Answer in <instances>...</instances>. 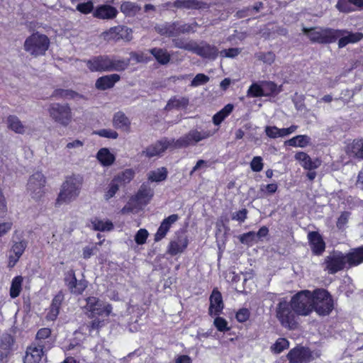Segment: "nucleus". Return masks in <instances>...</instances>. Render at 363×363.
Wrapping results in <instances>:
<instances>
[{
	"label": "nucleus",
	"instance_id": "4d7b16f0",
	"mask_svg": "<svg viewBox=\"0 0 363 363\" xmlns=\"http://www.w3.org/2000/svg\"><path fill=\"white\" fill-rule=\"evenodd\" d=\"M240 240L243 244L252 245L253 242L257 241L255 233L253 231L244 233L240 236Z\"/></svg>",
	"mask_w": 363,
	"mask_h": 363
},
{
	"label": "nucleus",
	"instance_id": "dca6fc26",
	"mask_svg": "<svg viewBox=\"0 0 363 363\" xmlns=\"http://www.w3.org/2000/svg\"><path fill=\"white\" fill-rule=\"evenodd\" d=\"M14 339L12 335L4 333L0 337V362H6L13 351Z\"/></svg>",
	"mask_w": 363,
	"mask_h": 363
},
{
	"label": "nucleus",
	"instance_id": "e433bc0d",
	"mask_svg": "<svg viewBox=\"0 0 363 363\" xmlns=\"http://www.w3.org/2000/svg\"><path fill=\"white\" fill-rule=\"evenodd\" d=\"M113 223L108 220L94 218L91 221V228L95 230L109 231L113 229Z\"/></svg>",
	"mask_w": 363,
	"mask_h": 363
},
{
	"label": "nucleus",
	"instance_id": "5701e85b",
	"mask_svg": "<svg viewBox=\"0 0 363 363\" xmlns=\"http://www.w3.org/2000/svg\"><path fill=\"white\" fill-rule=\"evenodd\" d=\"M223 306L221 294L214 289L210 296L209 314L211 316L218 315L222 312Z\"/></svg>",
	"mask_w": 363,
	"mask_h": 363
},
{
	"label": "nucleus",
	"instance_id": "7ed1b4c3",
	"mask_svg": "<svg viewBox=\"0 0 363 363\" xmlns=\"http://www.w3.org/2000/svg\"><path fill=\"white\" fill-rule=\"evenodd\" d=\"M291 306L294 311L302 315L309 314L313 310V292L308 290L301 291L293 296Z\"/></svg>",
	"mask_w": 363,
	"mask_h": 363
},
{
	"label": "nucleus",
	"instance_id": "69168bd1",
	"mask_svg": "<svg viewBox=\"0 0 363 363\" xmlns=\"http://www.w3.org/2000/svg\"><path fill=\"white\" fill-rule=\"evenodd\" d=\"M77 9L84 14L90 13L94 9V4L91 1L79 4L77 6Z\"/></svg>",
	"mask_w": 363,
	"mask_h": 363
},
{
	"label": "nucleus",
	"instance_id": "bf43d9fd",
	"mask_svg": "<svg viewBox=\"0 0 363 363\" xmlns=\"http://www.w3.org/2000/svg\"><path fill=\"white\" fill-rule=\"evenodd\" d=\"M264 164L260 156L254 157L250 162V167L253 172H259L263 169Z\"/></svg>",
	"mask_w": 363,
	"mask_h": 363
},
{
	"label": "nucleus",
	"instance_id": "a878e982",
	"mask_svg": "<svg viewBox=\"0 0 363 363\" xmlns=\"http://www.w3.org/2000/svg\"><path fill=\"white\" fill-rule=\"evenodd\" d=\"M120 76L117 74H112L99 78L96 82V87L98 89L105 90L113 86L116 82L119 81Z\"/></svg>",
	"mask_w": 363,
	"mask_h": 363
},
{
	"label": "nucleus",
	"instance_id": "79ce46f5",
	"mask_svg": "<svg viewBox=\"0 0 363 363\" xmlns=\"http://www.w3.org/2000/svg\"><path fill=\"white\" fill-rule=\"evenodd\" d=\"M189 104V99L185 97L173 98L169 101L166 106L167 110H171L172 108H185Z\"/></svg>",
	"mask_w": 363,
	"mask_h": 363
},
{
	"label": "nucleus",
	"instance_id": "b1692460",
	"mask_svg": "<svg viewBox=\"0 0 363 363\" xmlns=\"http://www.w3.org/2000/svg\"><path fill=\"white\" fill-rule=\"evenodd\" d=\"M311 248L315 255L322 254L325 248V242L319 233L317 232H311L308 235Z\"/></svg>",
	"mask_w": 363,
	"mask_h": 363
},
{
	"label": "nucleus",
	"instance_id": "f8f14e48",
	"mask_svg": "<svg viewBox=\"0 0 363 363\" xmlns=\"http://www.w3.org/2000/svg\"><path fill=\"white\" fill-rule=\"evenodd\" d=\"M132 33L130 28L125 26H118L102 33L101 37L105 40L118 41L123 40L130 41L132 39Z\"/></svg>",
	"mask_w": 363,
	"mask_h": 363
},
{
	"label": "nucleus",
	"instance_id": "20e7f679",
	"mask_svg": "<svg viewBox=\"0 0 363 363\" xmlns=\"http://www.w3.org/2000/svg\"><path fill=\"white\" fill-rule=\"evenodd\" d=\"M313 307L319 315H328L333 308V303L329 293L322 289L313 292Z\"/></svg>",
	"mask_w": 363,
	"mask_h": 363
},
{
	"label": "nucleus",
	"instance_id": "e2e57ef3",
	"mask_svg": "<svg viewBox=\"0 0 363 363\" xmlns=\"http://www.w3.org/2000/svg\"><path fill=\"white\" fill-rule=\"evenodd\" d=\"M278 185L276 183L269 184L267 185L260 186V192L262 194V196L267 194H272L277 191Z\"/></svg>",
	"mask_w": 363,
	"mask_h": 363
},
{
	"label": "nucleus",
	"instance_id": "9d476101",
	"mask_svg": "<svg viewBox=\"0 0 363 363\" xmlns=\"http://www.w3.org/2000/svg\"><path fill=\"white\" fill-rule=\"evenodd\" d=\"M318 356L317 352L313 353L308 348L297 347L289 351L287 359L289 363H309Z\"/></svg>",
	"mask_w": 363,
	"mask_h": 363
},
{
	"label": "nucleus",
	"instance_id": "ddd939ff",
	"mask_svg": "<svg viewBox=\"0 0 363 363\" xmlns=\"http://www.w3.org/2000/svg\"><path fill=\"white\" fill-rule=\"evenodd\" d=\"M363 38L362 33H352L347 30H335L334 42L339 39L338 47L342 48L350 43H356Z\"/></svg>",
	"mask_w": 363,
	"mask_h": 363
},
{
	"label": "nucleus",
	"instance_id": "9b49d317",
	"mask_svg": "<svg viewBox=\"0 0 363 363\" xmlns=\"http://www.w3.org/2000/svg\"><path fill=\"white\" fill-rule=\"evenodd\" d=\"M325 269L330 274H335L348 265L346 255L341 252H333L325 259Z\"/></svg>",
	"mask_w": 363,
	"mask_h": 363
},
{
	"label": "nucleus",
	"instance_id": "2f4dec72",
	"mask_svg": "<svg viewBox=\"0 0 363 363\" xmlns=\"http://www.w3.org/2000/svg\"><path fill=\"white\" fill-rule=\"evenodd\" d=\"M198 51V55L212 60H214L219 53L218 49L215 46H212L208 44L200 45Z\"/></svg>",
	"mask_w": 363,
	"mask_h": 363
},
{
	"label": "nucleus",
	"instance_id": "6e6d98bb",
	"mask_svg": "<svg viewBox=\"0 0 363 363\" xmlns=\"http://www.w3.org/2000/svg\"><path fill=\"white\" fill-rule=\"evenodd\" d=\"M264 96H269L278 91L277 86L272 82H261Z\"/></svg>",
	"mask_w": 363,
	"mask_h": 363
},
{
	"label": "nucleus",
	"instance_id": "f3484780",
	"mask_svg": "<svg viewBox=\"0 0 363 363\" xmlns=\"http://www.w3.org/2000/svg\"><path fill=\"white\" fill-rule=\"evenodd\" d=\"M86 66L91 72L110 71L111 57L99 56L86 62Z\"/></svg>",
	"mask_w": 363,
	"mask_h": 363
},
{
	"label": "nucleus",
	"instance_id": "58836bf2",
	"mask_svg": "<svg viewBox=\"0 0 363 363\" xmlns=\"http://www.w3.org/2000/svg\"><path fill=\"white\" fill-rule=\"evenodd\" d=\"M206 5V4L196 0H177L174 2V6L177 8L201 9Z\"/></svg>",
	"mask_w": 363,
	"mask_h": 363
},
{
	"label": "nucleus",
	"instance_id": "c03bdc74",
	"mask_svg": "<svg viewBox=\"0 0 363 363\" xmlns=\"http://www.w3.org/2000/svg\"><path fill=\"white\" fill-rule=\"evenodd\" d=\"M130 60H119L111 58L110 71H123L129 65Z\"/></svg>",
	"mask_w": 363,
	"mask_h": 363
},
{
	"label": "nucleus",
	"instance_id": "72a5a7b5",
	"mask_svg": "<svg viewBox=\"0 0 363 363\" xmlns=\"http://www.w3.org/2000/svg\"><path fill=\"white\" fill-rule=\"evenodd\" d=\"M147 179L151 182H160L167 179V169L165 167H160L150 171L147 174Z\"/></svg>",
	"mask_w": 363,
	"mask_h": 363
},
{
	"label": "nucleus",
	"instance_id": "aec40b11",
	"mask_svg": "<svg viewBox=\"0 0 363 363\" xmlns=\"http://www.w3.org/2000/svg\"><path fill=\"white\" fill-rule=\"evenodd\" d=\"M294 158L300 163L303 169L308 170L317 169L321 164V161L318 158L312 159L304 152H296L294 155Z\"/></svg>",
	"mask_w": 363,
	"mask_h": 363
},
{
	"label": "nucleus",
	"instance_id": "680f3d73",
	"mask_svg": "<svg viewBox=\"0 0 363 363\" xmlns=\"http://www.w3.org/2000/svg\"><path fill=\"white\" fill-rule=\"evenodd\" d=\"M336 8L341 12L348 13L353 10L350 0H338Z\"/></svg>",
	"mask_w": 363,
	"mask_h": 363
},
{
	"label": "nucleus",
	"instance_id": "5fc2aeb1",
	"mask_svg": "<svg viewBox=\"0 0 363 363\" xmlns=\"http://www.w3.org/2000/svg\"><path fill=\"white\" fill-rule=\"evenodd\" d=\"M209 81V77L204 74H198L192 79L191 82V86L196 87L203 84H206Z\"/></svg>",
	"mask_w": 363,
	"mask_h": 363
},
{
	"label": "nucleus",
	"instance_id": "4be33fe9",
	"mask_svg": "<svg viewBox=\"0 0 363 363\" xmlns=\"http://www.w3.org/2000/svg\"><path fill=\"white\" fill-rule=\"evenodd\" d=\"M118 14L117 9L107 4L97 6L93 12L94 17L102 20L113 19Z\"/></svg>",
	"mask_w": 363,
	"mask_h": 363
},
{
	"label": "nucleus",
	"instance_id": "6ab92c4d",
	"mask_svg": "<svg viewBox=\"0 0 363 363\" xmlns=\"http://www.w3.org/2000/svg\"><path fill=\"white\" fill-rule=\"evenodd\" d=\"M189 240L185 235H180L172 240L167 247V252L171 255H176L183 252L187 247Z\"/></svg>",
	"mask_w": 363,
	"mask_h": 363
},
{
	"label": "nucleus",
	"instance_id": "49530a36",
	"mask_svg": "<svg viewBox=\"0 0 363 363\" xmlns=\"http://www.w3.org/2000/svg\"><path fill=\"white\" fill-rule=\"evenodd\" d=\"M77 95V93L68 89H58L54 91L52 96L56 99H74Z\"/></svg>",
	"mask_w": 363,
	"mask_h": 363
},
{
	"label": "nucleus",
	"instance_id": "2eb2a0df",
	"mask_svg": "<svg viewBox=\"0 0 363 363\" xmlns=\"http://www.w3.org/2000/svg\"><path fill=\"white\" fill-rule=\"evenodd\" d=\"M44 345L33 343L29 346L26 352L23 363H43Z\"/></svg>",
	"mask_w": 363,
	"mask_h": 363
},
{
	"label": "nucleus",
	"instance_id": "bb28decb",
	"mask_svg": "<svg viewBox=\"0 0 363 363\" xmlns=\"http://www.w3.org/2000/svg\"><path fill=\"white\" fill-rule=\"evenodd\" d=\"M96 158L100 164L104 167L112 165L116 160L115 155L106 147L101 148L98 151Z\"/></svg>",
	"mask_w": 363,
	"mask_h": 363
},
{
	"label": "nucleus",
	"instance_id": "774afa93",
	"mask_svg": "<svg viewBox=\"0 0 363 363\" xmlns=\"http://www.w3.org/2000/svg\"><path fill=\"white\" fill-rule=\"evenodd\" d=\"M250 311L247 308H241L236 313V319L240 323L247 321L250 318Z\"/></svg>",
	"mask_w": 363,
	"mask_h": 363
},
{
	"label": "nucleus",
	"instance_id": "6e6552de",
	"mask_svg": "<svg viewBox=\"0 0 363 363\" xmlns=\"http://www.w3.org/2000/svg\"><path fill=\"white\" fill-rule=\"evenodd\" d=\"M334 29L330 28H303L305 34H307L310 40L315 43H330L334 42Z\"/></svg>",
	"mask_w": 363,
	"mask_h": 363
},
{
	"label": "nucleus",
	"instance_id": "3c124183",
	"mask_svg": "<svg viewBox=\"0 0 363 363\" xmlns=\"http://www.w3.org/2000/svg\"><path fill=\"white\" fill-rule=\"evenodd\" d=\"M26 247V242L23 240H21V241L15 242L12 245L10 251L11 252V253L21 257V255L23 254V252L25 251Z\"/></svg>",
	"mask_w": 363,
	"mask_h": 363
},
{
	"label": "nucleus",
	"instance_id": "0e129e2a",
	"mask_svg": "<svg viewBox=\"0 0 363 363\" xmlns=\"http://www.w3.org/2000/svg\"><path fill=\"white\" fill-rule=\"evenodd\" d=\"M51 331L49 328H43L40 329L36 334L38 342L36 344L42 345V341L50 336Z\"/></svg>",
	"mask_w": 363,
	"mask_h": 363
},
{
	"label": "nucleus",
	"instance_id": "423d86ee",
	"mask_svg": "<svg viewBox=\"0 0 363 363\" xmlns=\"http://www.w3.org/2000/svg\"><path fill=\"white\" fill-rule=\"evenodd\" d=\"M48 111L52 120L62 125H68L72 121V110L67 104H51L48 108Z\"/></svg>",
	"mask_w": 363,
	"mask_h": 363
},
{
	"label": "nucleus",
	"instance_id": "39448f33",
	"mask_svg": "<svg viewBox=\"0 0 363 363\" xmlns=\"http://www.w3.org/2000/svg\"><path fill=\"white\" fill-rule=\"evenodd\" d=\"M85 308L91 318L98 316L105 318L108 317L112 312V307L109 303L94 296L86 298Z\"/></svg>",
	"mask_w": 363,
	"mask_h": 363
},
{
	"label": "nucleus",
	"instance_id": "4468645a",
	"mask_svg": "<svg viewBox=\"0 0 363 363\" xmlns=\"http://www.w3.org/2000/svg\"><path fill=\"white\" fill-rule=\"evenodd\" d=\"M277 317L281 325L286 328H291L294 325V314L286 301H281L277 307Z\"/></svg>",
	"mask_w": 363,
	"mask_h": 363
},
{
	"label": "nucleus",
	"instance_id": "052dcab7",
	"mask_svg": "<svg viewBox=\"0 0 363 363\" xmlns=\"http://www.w3.org/2000/svg\"><path fill=\"white\" fill-rule=\"evenodd\" d=\"M94 133L101 137L112 139H116L118 136L117 132L111 129H102L97 131H94Z\"/></svg>",
	"mask_w": 363,
	"mask_h": 363
},
{
	"label": "nucleus",
	"instance_id": "37998d69",
	"mask_svg": "<svg viewBox=\"0 0 363 363\" xmlns=\"http://www.w3.org/2000/svg\"><path fill=\"white\" fill-rule=\"evenodd\" d=\"M140 9V7L135 3L125 1L121 6V11L126 16H134Z\"/></svg>",
	"mask_w": 363,
	"mask_h": 363
},
{
	"label": "nucleus",
	"instance_id": "ea45409f",
	"mask_svg": "<svg viewBox=\"0 0 363 363\" xmlns=\"http://www.w3.org/2000/svg\"><path fill=\"white\" fill-rule=\"evenodd\" d=\"M135 172L131 169H127L118 174L113 179L121 186L128 184L134 177Z\"/></svg>",
	"mask_w": 363,
	"mask_h": 363
},
{
	"label": "nucleus",
	"instance_id": "0eeeda50",
	"mask_svg": "<svg viewBox=\"0 0 363 363\" xmlns=\"http://www.w3.org/2000/svg\"><path fill=\"white\" fill-rule=\"evenodd\" d=\"M212 135L213 133L209 130H192L184 137H182L177 141H174V147H182L195 145L196 143L209 138Z\"/></svg>",
	"mask_w": 363,
	"mask_h": 363
},
{
	"label": "nucleus",
	"instance_id": "de8ad7c7",
	"mask_svg": "<svg viewBox=\"0 0 363 363\" xmlns=\"http://www.w3.org/2000/svg\"><path fill=\"white\" fill-rule=\"evenodd\" d=\"M119 186L120 185L113 179L105 191L104 199L108 201L113 198L118 191Z\"/></svg>",
	"mask_w": 363,
	"mask_h": 363
},
{
	"label": "nucleus",
	"instance_id": "f704fd0d",
	"mask_svg": "<svg viewBox=\"0 0 363 363\" xmlns=\"http://www.w3.org/2000/svg\"><path fill=\"white\" fill-rule=\"evenodd\" d=\"M153 191L145 185H142L138 191L135 200L140 204L147 203L152 197Z\"/></svg>",
	"mask_w": 363,
	"mask_h": 363
},
{
	"label": "nucleus",
	"instance_id": "1a4fd4ad",
	"mask_svg": "<svg viewBox=\"0 0 363 363\" xmlns=\"http://www.w3.org/2000/svg\"><path fill=\"white\" fill-rule=\"evenodd\" d=\"M45 178L39 172L34 173L29 179L28 189L31 196L35 200H40L45 194Z\"/></svg>",
	"mask_w": 363,
	"mask_h": 363
},
{
	"label": "nucleus",
	"instance_id": "13d9d810",
	"mask_svg": "<svg viewBox=\"0 0 363 363\" xmlns=\"http://www.w3.org/2000/svg\"><path fill=\"white\" fill-rule=\"evenodd\" d=\"M65 280L66 284L67 285L69 289L72 293V289H74V286H75L77 282L78 281L75 277L74 271L70 270V271L67 272V273L66 274Z\"/></svg>",
	"mask_w": 363,
	"mask_h": 363
},
{
	"label": "nucleus",
	"instance_id": "c9c22d12",
	"mask_svg": "<svg viewBox=\"0 0 363 363\" xmlns=\"http://www.w3.org/2000/svg\"><path fill=\"white\" fill-rule=\"evenodd\" d=\"M234 106L231 104L225 105L220 111L213 117V122L215 125H220L233 111Z\"/></svg>",
	"mask_w": 363,
	"mask_h": 363
},
{
	"label": "nucleus",
	"instance_id": "864d4df0",
	"mask_svg": "<svg viewBox=\"0 0 363 363\" xmlns=\"http://www.w3.org/2000/svg\"><path fill=\"white\" fill-rule=\"evenodd\" d=\"M213 325L220 332H226L230 330L227 320L221 317H216L214 319Z\"/></svg>",
	"mask_w": 363,
	"mask_h": 363
},
{
	"label": "nucleus",
	"instance_id": "393cba45",
	"mask_svg": "<svg viewBox=\"0 0 363 363\" xmlns=\"http://www.w3.org/2000/svg\"><path fill=\"white\" fill-rule=\"evenodd\" d=\"M64 301V294L62 292H58L53 298L50 307L46 315V318L48 320H55L60 312V308Z\"/></svg>",
	"mask_w": 363,
	"mask_h": 363
},
{
	"label": "nucleus",
	"instance_id": "f03ea898",
	"mask_svg": "<svg viewBox=\"0 0 363 363\" xmlns=\"http://www.w3.org/2000/svg\"><path fill=\"white\" fill-rule=\"evenodd\" d=\"M49 45V38L45 35L36 32L26 39L23 48L30 55L36 57L45 55Z\"/></svg>",
	"mask_w": 363,
	"mask_h": 363
},
{
	"label": "nucleus",
	"instance_id": "f257e3e1",
	"mask_svg": "<svg viewBox=\"0 0 363 363\" xmlns=\"http://www.w3.org/2000/svg\"><path fill=\"white\" fill-rule=\"evenodd\" d=\"M82 182L79 178L71 177L62 184L60 193L56 199V206L68 204L74 201L79 195Z\"/></svg>",
	"mask_w": 363,
	"mask_h": 363
},
{
	"label": "nucleus",
	"instance_id": "8fccbe9b",
	"mask_svg": "<svg viewBox=\"0 0 363 363\" xmlns=\"http://www.w3.org/2000/svg\"><path fill=\"white\" fill-rule=\"evenodd\" d=\"M150 55V50H145L138 52H131L130 57L132 60H135L137 62H147L151 59Z\"/></svg>",
	"mask_w": 363,
	"mask_h": 363
},
{
	"label": "nucleus",
	"instance_id": "09e8293b",
	"mask_svg": "<svg viewBox=\"0 0 363 363\" xmlns=\"http://www.w3.org/2000/svg\"><path fill=\"white\" fill-rule=\"evenodd\" d=\"M289 347V341L285 338H279L276 342L271 347L272 351L276 354H279Z\"/></svg>",
	"mask_w": 363,
	"mask_h": 363
},
{
	"label": "nucleus",
	"instance_id": "603ef678",
	"mask_svg": "<svg viewBox=\"0 0 363 363\" xmlns=\"http://www.w3.org/2000/svg\"><path fill=\"white\" fill-rule=\"evenodd\" d=\"M148 236V231L145 228H141L136 233L135 235V241L139 245H143L146 242Z\"/></svg>",
	"mask_w": 363,
	"mask_h": 363
},
{
	"label": "nucleus",
	"instance_id": "cd10ccee",
	"mask_svg": "<svg viewBox=\"0 0 363 363\" xmlns=\"http://www.w3.org/2000/svg\"><path fill=\"white\" fill-rule=\"evenodd\" d=\"M24 277L18 275L14 277L11 281L9 289V296L11 298H16L20 296L23 286Z\"/></svg>",
	"mask_w": 363,
	"mask_h": 363
},
{
	"label": "nucleus",
	"instance_id": "338daca9",
	"mask_svg": "<svg viewBox=\"0 0 363 363\" xmlns=\"http://www.w3.org/2000/svg\"><path fill=\"white\" fill-rule=\"evenodd\" d=\"M258 59L264 63L272 65L275 60V55L272 52H263L258 55Z\"/></svg>",
	"mask_w": 363,
	"mask_h": 363
},
{
	"label": "nucleus",
	"instance_id": "473e14b6",
	"mask_svg": "<svg viewBox=\"0 0 363 363\" xmlns=\"http://www.w3.org/2000/svg\"><path fill=\"white\" fill-rule=\"evenodd\" d=\"M348 266H355L363 262V247L354 249L346 255Z\"/></svg>",
	"mask_w": 363,
	"mask_h": 363
},
{
	"label": "nucleus",
	"instance_id": "a18cd8bd",
	"mask_svg": "<svg viewBox=\"0 0 363 363\" xmlns=\"http://www.w3.org/2000/svg\"><path fill=\"white\" fill-rule=\"evenodd\" d=\"M247 96L260 97L264 96L262 83H253L247 91Z\"/></svg>",
	"mask_w": 363,
	"mask_h": 363
},
{
	"label": "nucleus",
	"instance_id": "412c9836",
	"mask_svg": "<svg viewBox=\"0 0 363 363\" xmlns=\"http://www.w3.org/2000/svg\"><path fill=\"white\" fill-rule=\"evenodd\" d=\"M179 220V216L177 214H172L167 218H164L161 223L155 235V241L159 242L162 239H163L169 229Z\"/></svg>",
	"mask_w": 363,
	"mask_h": 363
},
{
	"label": "nucleus",
	"instance_id": "4c0bfd02",
	"mask_svg": "<svg viewBox=\"0 0 363 363\" xmlns=\"http://www.w3.org/2000/svg\"><path fill=\"white\" fill-rule=\"evenodd\" d=\"M150 52L156 60L162 65H166L170 60V55L165 50L162 48H153L150 50Z\"/></svg>",
	"mask_w": 363,
	"mask_h": 363
},
{
	"label": "nucleus",
	"instance_id": "7c9ffc66",
	"mask_svg": "<svg viewBox=\"0 0 363 363\" xmlns=\"http://www.w3.org/2000/svg\"><path fill=\"white\" fill-rule=\"evenodd\" d=\"M346 152L350 156L363 158V140H354L348 144Z\"/></svg>",
	"mask_w": 363,
	"mask_h": 363
},
{
	"label": "nucleus",
	"instance_id": "c85d7f7f",
	"mask_svg": "<svg viewBox=\"0 0 363 363\" xmlns=\"http://www.w3.org/2000/svg\"><path fill=\"white\" fill-rule=\"evenodd\" d=\"M311 139L306 135H298L284 142V145L294 147L304 148L311 144Z\"/></svg>",
	"mask_w": 363,
	"mask_h": 363
},
{
	"label": "nucleus",
	"instance_id": "a211bd4d",
	"mask_svg": "<svg viewBox=\"0 0 363 363\" xmlns=\"http://www.w3.org/2000/svg\"><path fill=\"white\" fill-rule=\"evenodd\" d=\"M174 140L169 141L166 139L158 141L157 143L149 146L143 151V154L146 157H152L157 156L164 152L170 146L174 147Z\"/></svg>",
	"mask_w": 363,
	"mask_h": 363
},
{
	"label": "nucleus",
	"instance_id": "a19ab883",
	"mask_svg": "<svg viewBox=\"0 0 363 363\" xmlns=\"http://www.w3.org/2000/svg\"><path fill=\"white\" fill-rule=\"evenodd\" d=\"M8 127L17 133L23 134L26 132V127L21 121L14 116H10L7 119Z\"/></svg>",
	"mask_w": 363,
	"mask_h": 363
},
{
	"label": "nucleus",
	"instance_id": "c756f323",
	"mask_svg": "<svg viewBox=\"0 0 363 363\" xmlns=\"http://www.w3.org/2000/svg\"><path fill=\"white\" fill-rule=\"evenodd\" d=\"M113 124L116 128L128 131L130 128V122L123 113L117 112L113 116Z\"/></svg>",
	"mask_w": 363,
	"mask_h": 363
}]
</instances>
